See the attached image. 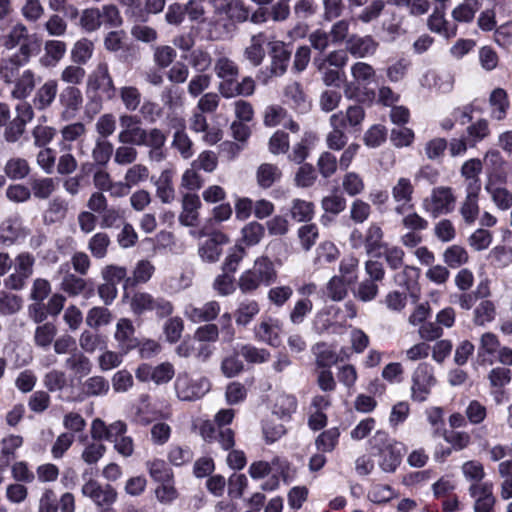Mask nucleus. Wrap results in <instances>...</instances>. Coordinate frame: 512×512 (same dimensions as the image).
<instances>
[{"mask_svg":"<svg viewBox=\"0 0 512 512\" xmlns=\"http://www.w3.org/2000/svg\"><path fill=\"white\" fill-rule=\"evenodd\" d=\"M201 201L198 195L186 193L182 199V212L179 221L185 226H194L198 218Z\"/></svg>","mask_w":512,"mask_h":512,"instance_id":"393cba45","label":"nucleus"},{"mask_svg":"<svg viewBox=\"0 0 512 512\" xmlns=\"http://www.w3.org/2000/svg\"><path fill=\"white\" fill-rule=\"evenodd\" d=\"M224 13L229 20L243 23L249 18V9L240 0H230L224 5L215 7V14Z\"/></svg>","mask_w":512,"mask_h":512,"instance_id":"cd10ccee","label":"nucleus"},{"mask_svg":"<svg viewBox=\"0 0 512 512\" xmlns=\"http://www.w3.org/2000/svg\"><path fill=\"white\" fill-rule=\"evenodd\" d=\"M468 253L462 246L452 245L443 253L444 262L451 268H457L467 263Z\"/></svg>","mask_w":512,"mask_h":512,"instance_id":"338daca9","label":"nucleus"},{"mask_svg":"<svg viewBox=\"0 0 512 512\" xmlns=\"http://www.w3.org/2000/svg\"><path fill=\"white\" fill-rule=\"evenodd\" d=\"M339 437V429L336 427L330 428L317 436L315 440V446L317 450L323 453L332 452L338 444Z\"/></svg>","mask_w":512,"mask_h":512,"instance_id":"864d4df0","label":"nucleus"},{"mask_svg":"<svg viewBox=\"0 0 512 512\" xmlns=\"http://www.w3.org/2000/svg\"><path fill=\"white\" fill-rule=\"evenodd\" d=\"M264 236V225L257 221H251L242 227L240 242L248 247H251L258 245Z\"/></svg>","mask_w":512,"mask_h":512,"instance_id":"c9c22d12","label":"nucleus"},{"mask_svg":"<svg viewBox=\"0 0 512 512\" xmlns=\"http://www.w3.org/2000/svg\"><path fill=\"white\" fill-rule=\"evenodd\" d=\"M156 196L164 204H170L175 200L176 193L172 182V172L164 170L155 182Z\"/></svg>","mask_w":512,"mask_h":512,"instance_id":"72a5a7b5","label":"nucleus"},{"mask_svg":"<svg viewBox=\"0 0 512 512\" xmlns=\"http://www.w3.org/2000/svg\"><path fill=\"white\" fill-rule=\"evenodd\" d=\"M43 51V55L39 59L40 65L44 68H54L64 58L67 52V44L62 40H46Z\"/></svg>","mask_w":512,"mask_h":512,"instance_id":"dca6fc26","label":"nucleus"},{"mask_svg":"<svg viewBox=\"0 0 512 512\" xmlns=\"http://www.w3.org/2000/svg\"><path fill=\"white\" fill-rule=\"evenodd\" d=\"M120 132L117 136L121 144H130L140 146L145 130L141 127V120L135 115L122 114L119 117Z\"/></svg>","mask_w":512,"mask_h":512,"instance_id":"9d476101","label":"nucleus"},{"mask_svg":"<svg viewBox=\"0 0 512 512\" xmlns=\"http://www.w3.org/2000/svg\"><path fill=\"white\" fill-rule=\"evenodd\" d=\"M229 242L228 236L222 232H214L199 247L200 257L207 262H215L222 253V245Z\"/></svg>","mask_w":512,"mask_h":512,"instance_id":"a211bd4d","label":"nucleus"},{"mask_svg":"<svg viewBox=\"0 0 512 512\" xmlns=\"http://www.w3.org/2000/svg\"><path fill=\"white\" fill-rule=\"evenodd\" d=\"M40 80L36 73L31 69H25L17 78L13 80L11 97L16 100H25L34 91L36 84Z\"/></svg>","mask_w":512,"mask_h":512,"instance_id":"f3484780","label":"nucleus"},{"mask_svg":"<svg viewBox=\"0 0 512 512\" xmlns=\"http://www.w3.org/2000/svg\"><path fill=\"white\" fill-rule=\"evenodd\" d=\"M489 104L492 107L491 117L503 120L510 105L507 92L503 88H495L489 96Z\"/></svg>","mask_w":512,"mask_h":512,"instance_id":"7c9ffc66","label":"nucleus"},{"mask_svg":"<svg viewBox=\"0 0 512 512\" xmlns=\"http://www.w3.org/2000/svg\"><path fill=\"white\" fill-rule=\"evenodd\" d=\"M218 90L225 98H232L238 95L250 96L255 91V81L247 76L241 82L232 84L219 85Z\"/></svg>","mask_w":512,"mask_h":512,"instance_id":"c85d7f7f","label":"nucleus"},{"mask_svg":"<svg viewBox=\"0 0 512 512\" xmlns=\"http://www.w3.org/2000/svg\"><path fill=\"white\" fill-rule=\"evenodd\" d=\"M33 54L29 43H23L18 52L0 60V75L5 83L10 84L17 78L20 67L26 65Z\"/></svg>","mask_w":512,"mask_h":512,"instance_id":"423d86ee","label":"nucleus"},{"mask_svg":"<svg viewBox=\"0 0 512 512\" xmlns=\"http://www.w3.org/2000/svg\"><path fill=\"white\" fill-rule=\"evenodd\" d=\"M469 494L475 500V512H492L495 498L490 483H473L469 487Z\"/></svg>","mask_w":512,"mask_h":512,"instance_id":"ddd939ff","label":"nucleus"},{"mask_svg":"<svg viewBox=\"0 0 512 512\" xmlns=\"http://www.w3.org/2000/svg\"><path fill=\"white\" fill-rule=\"evenodd\" d=\"M172 147L179 152L183 159H190L194 155L193 142L183 128L175 131Z\"/></svg>","mask_w":512,"mask_h":512,"instance_id":"5fc2aeb1","label":"nucleus"},{"mask_svg":"<svg viewBox=\"0 0 512 512\" xmlns=\"http://www.w3.org/2000/svg\"><path fill=\"white\" fill-rule=\"evenodd\" d=\"M343 118L340 116H330L329 123L332 130L326 136L328 148L339 151L345 147L348 138L344 132Z\"/></svg>","mask_w":512,"mask_h":512,"instance_id":"a878e982","label":"nucleus"},{"mask_svg":"<svg viewBox=\"0 0 512 512\" xmlns=\"http://www.w3.org/2000/svg\"><path fill=\"white\" fill-rule=\"evenodd\" d=\"M155 272L154 265L146 259L139 260L132 272V276L126 279L132 285L147 283Z\"/></svg>","mask_w":512,"mask_h":512,"instance_id":"a18cd8bd","label":"nucleus"},{"mask_svg":"<svg viewBox=\"0 0 512 512\" xmlns=\"http://www.w3.org/2000/svg\"><path fill=\"white\" fill-rule=\"evenodd\" d=\"M60 117L64 121L74 119L83 106L84 98L81 90L74 85L65 86L59 93Z\"/></svg>","mask_w":512,"mask_h":512,"instance_id":"6e6552de","label":"nucleus"},{"mask_svg":"<svg viewBox=\"0 0 512 512\" xmlns=\"http://www.w3.org/2000/svg\"><path fill=\"white\" fill-rule=\"evenodd\" d=\"M379 43L370 35H351L346 40V50L354 57L365 58L376 53Z\"/></svg>","mask_w":512,"mask_h":512,"instance_id":"4468645a","label":"nucleus"},{"mask_svg":"<svg viewBox=\"0 0 512 512\" xmlns=\"http://www.w3.org/2000/svg\"><path fill=\"white\" fill-rule=\"evenodd\" d=\"M495 315V304L490 300H482L474 310V323L478 326H483L493 321Z\"/></svg>","mask_w":512,"mask_h":512,"instance_id":"680f3d73","label":"nucleus"},{"mask_svg":"<svg viewBox=\"0 0 512 512\" xmlns=\"http://www.w3.org/2000/svg\"><path fill=\"white\" fill-rule=\"evenodd\" d=\"M456 197L452 188L438 186L432 189L430 195L423 200V209L433 218L446 215L454 210Z\"/></svg>","mask_w":512,"mask_h":512,"instance_id":"7ed1b4c3","label":"nucleus"},{"mask_svg":"<svg viewBox=\"0 0 512 512\" xmlns=\"http://www.w3.org/2000/svg\"><path fill=\"white\" fill-rule=\"evenodd\" d=\"M176 56V50L169 45H159L153 49L154 64L160 69L169 67L175 60Z\"/></svg>","mask_w":512,"mask_h":512,"instance_id":"e2e57ef3","label":"nucleus"},{"mask_svg":"<svg viewBox=\"0 0 512 512\" xmlns=\"http://www.w3.org/2000/svg\"><path fill=\"white\" fill-rule=\"evenodd\" d=\"M386 3L384 0H372L366 7H364L356 16V20L369 24L376 21L384 11Z\"/></svg>","mask_w":512,"mask_h":512,"instance_id":"4d7b16f0","label":"nucleus"},{"mask_svg":"<svg viewBox=\"0 0 512 512\" xmlns=\"http://www.w3.org/2000/svg\"><path fill=\"white\" fill-rule=\"evenodd\" d=\"M58 95V81L56 79H48L40 85L32 98V103L37 111H45L49 109L56 100Z\"/></svg>","mask_w":512,"mask_h":512,"instance_id":"2eb2a0df","label":"nucleus"},{"mask_svg":"<svg viewBox=\"0 0 512 512\" xmlns=\"http://www.w3.org/2000/svg\"><path fill=\"white\" fill-rule=\"evenodd\" d=\"M26 234L27 231L18 217L8 218L0 224V244L2 245L10 246Z\"/></svg>","mask_w":512,"mask_h":512,"instance_id":"4be33fe9","label":"nucleus"},{"mask_svg":"<svg viewBox=\"0 0 512 512\" xmlns=\"http://www.w3.org/2000/svg\"><path fill=\"white\" fill-rule=\"evenodd\" d=\"M29 32L27 27L23 23H16L13 25L7 34L0 38V44L6 50H13L17 46L23 43H28Z\"/></svg>","mask_w":512,"mask_h":512,"instance_id":"bb28decb","label":"nucleus"},{"mask_svg":"<svg viewBox=\"0 0 512 512\" xmlns=\"http://www.w3.org/2000/svg\"><path fill=\"white\" fill-rule=\"evenodd\" d=\"M411 398L416 402H424L436 385L433 367L428 363H420L412 373Z\"/></svg>","mask_w":512,"mask_h":512,"instance_id":"20e7f679","label":"nucleus"},{"mask_svg":"<svg viewBox=\"0 0 512 512\" xmlns=\"http://www.w3.org/2000/svg\"><path fill=\"white\" fill-rule=\"evenodd\" d=\"M485 190L499 210L506 211L512 207V192L507 188L488 183Z\"/></svg>","mask_w":512,"mask_h":512,"instance_id":"4c0bfd02","label":"nucleus"},{"mask_svg":"<svg viewBox=\"0 0 512 512\" xmlns=\"http://www.w3.org/2000/svg\"><path fill=\"white\" fill-rule=\"evenodd\" d=\"M214 72L221 79L219 85L232 84L239 76V67L234 60L222 55L214 62Z\"/></svg>","mask_w":512,"mask_h":512,"instance_id":"412c9836","label":"nucleus"},{"mask_svg":"<svg viewBox=\"0 0 512 512\" xmlns=\"http://www.w3.org/2000/svg\"><path fill=\"white\" fill-rule=\"evenodd\" d=\"M400 269L401 271L394 275L396 285L408 291L414 289L420 276V269L411 265H404Z\"/></svg>","mask_w":512,"mask_h":512,"instance_id":"79ce46f5","label":"nucleus"},{"mask_svg":"<svg viewBox=\"0 0 512 512\" xmlns=\"http://www.w3.org/2000/svg\"><path fill=\"white\" fill-rule=\"evenodd\" d=\"M281 177L280 169L270 163H263L257 170V182L262 188L271 187Z\"/></svg>","mask_w":512,"mask_h":512,"instance_id":"603ef678","label":"nucleus"},{"mask_svg":"<svg viewBox=\"0 0 512 512\" xmlns=\"http://www.w3.org/2000/svg\"><path fill=\"white\" fill-rule=\"evenodd\" d=\"M110 243V237L107 233L98 232L90 238L88 249L94 258L102 259L107 255Z\"/></svg>","mask_w":512,"mask_h":512,"instance_id":"13d9d810","label":"nucleus"},{"mask_svg":"<svg viewBox=\"0 0 512 512\" xmlns=\"http://www.w3.org/2000/svg\"><path fill=\"white\" fill-rule=\"evenodd\" d=\"M43 385L50 392L62 391L67 386V375L64 371L52 369L43 376Z\"/></svg>","mask_w":512,"mask_h":512,"instance_id":"0e129e2a","label":"nucleus"},{"mask_svg":"<svg viewBox=\"0 0 512 512\" xmlns=\"http://www.w3.org/2000/svg\"><path fill=\"white\" fill-rule=\"evenodd\" d=\"M271 63L268 72L260 71L258 79L263 83H267L272 77H280L287 71L288 64L291 58V52L286 48L285 44L277 41L271 44L270 47Z\"/></svg>","mask_w":512,"mask_h":512,"instance_id":"0eeeda50","label":"nucleus"},{"mask_svg":"<svg viewBox=\"0 0 512 512\" xmlns=\"http://www.w3.org/2000/svg\"><path fill=\"white\" fill-rule=\"evenodd\" d=\"M428 28L435 33L443 35L445 38H451L456 35V26H450L445 20L443 13L433 12L427 21Z\"/></svg>","mask_w":512,"mask_h":512,"instance_id":"37998d69","label":"nucleus"},{"mask_svg":"<svg viewBox=\"0 0 512 512\" xmlns=\"http://www.w3.org/2000/svg\"><path fill=\"white\" fill-rule=\"evenodd\" d=\"M286 101L301 113L307 112L311 105L305 94L302 85L299 82H291L284 88Z\"/></svg>","mask_w":512,"mask_h":512,"instance_id":"5701e85b","label":"nucleus"},{"mask_svg":"<svg viewBox=\"0 0 512 512\" xmlns=\"http://www.w3.org/2000/svg\"><path fill=\"white\" fill-rule=\"evenodd\" d=\"M259 311V304L255 300H246L241 302L235 312L236 324L239 326L248 325Z\"/></svg>","mask_w":512,"mask_h":512,"instance_id":"8fccbe9b","label":"nucleus"},{"mask_svg":"<svg viewBox=\"0 0 512 512\" xmlns=\"http://www.w3.org/2000/svg\"><path fill=\"white\" fill-rule=\"evenodd\" d=\"M4 173L11 180H21L29 175L30 166L26 159L12 157L5 163Z\"/></svg>","mask_w":512,"mask_h":512,"instance_id":"ea45409f","label":"nucleus"},{"mask_svg":"<svg viewBox=\"0 0 512 512\" xmlns=\"http://www.w3.org/2000/svg\"><path fill=\"white\" fill-rule=\"evenodd\" d=\"M265 36L262 33L253 35L250 39L249 45L244 49L243 55L252 66H259L265 57L264 45Z\"/></svg>","mask_w":512,"mask_h":512,"instance_id":"c756f323","label":"nucleus"},{"mask_svg":"<svg viewBox=\"0 0 512 512\" xmlns=\"http://www.w3.org/2000/svg\"><path fill=\"white\" fill-rule=\"evenodd\" d=\"M482 171V162L479 159H469L461 167V175L467 181L466 190H481L479 175Z\"/></svg>","mask_w":512,"mask_h":512,"instance_id":"473e14b6","label":"nucleus"},{"mask_svg":"<svg viewBox=\"0 0 512 512\" xmlns=\"http://www.w3.org/2000/svg\"><path fill=\"white\" fill-rule=\"evenodd\" d=\"M81 494L89 498L96 507L100 505H113L118 497L116 489L110 484L102 485L92 478L84 482L81 487Z\"/></svg>","mask_w":512,"mask_h":512,"instance_id":"1a4fd4ad","label":"nucleus"},{"mask_svg":"<svg viewBox=\"0 0 512 512\" xmlns=\"http://www.w3.org/2000/svg\"><path fill=\"white\" fill-rule=\"evenodd\" d=\"M297 236L302 249L309 251L316 244L319 237V229L316 224H305L298 228Z\"/></svg>","mask_w":512,"mask_h":512,"instance_id":"052dcab7","label":"nucleus"},{"mask_svg":"<svg viewBox=\"0 0 512 512\" xmlns=\"http://www.w3.org/2000/svg\"><path fill=\"white\" fill-rule=\"evenodd\" d=\"M23 306V299L6 290L0 291V315L10 316L18 313Z\"/></svg>","mask_w":512,"mask_h":512,"instance_id":"09e8293b","label":"nucleus"},{"mask_svg":"<svg viewBox=\"0 0 512 512\" xmlns=\"http://www.w3.org/2000/svg\"><path fill=\"white\" fill-rule=\"evenodd\" d=\"M314 204L303 199H293L290 207V216L296 222H309L314 217Z\"/></svg>","mask_w":512,"mask_h":512,"instance_id":"58836bf2","label":"nucleus"},{"mask_svg":"<svg viewBox=\"0 0 512 512\" xmlns=\"http://www.w3.org/2000/svg\"><path fill=\"white\" fill-rule=\"evenodd\" d=\"M113 153V144L108 140L97 138L92 150V158L98 165L105 166Z\"/></svg>","mask_w":512,"mask_h":512,"instance_id":"774afa93","label":"nucleus"},{"mask_svg":"<svg viewBox=\"0 0 512 512\" xmlns=\"http://www.w3.org/2000/svg\"><path fill=\"white\" fill-rule=\"evenodd\" d=\"M108 391L109 382L103 376H91L82 384V393L86 397L104 396Z\"/></svg>","mask_w":512,"mask_h":512,"instance_id":"a19ab883","label":"nucleus"},{"mask_svg":"<svg viewBox=\"0 0 512 512\" xmlns=\"http://www.w3.org/2000/svg\"><path fill=\"white\" fill-rule=\"evenodd\" d=\"M384 233L382 228L372 223L365 233L364 247L368 254L379 255L380 249L384 248L386 244L383 243Z\"/></svg>","mask_w":512,"mask_h":512,"instance_id":"f704fd0d","label":"nucleus"},{"mask_svg":"<svg viewBox=\"0 0 512 512\" xmlns=\"http://www.w3.org/2000/svg\"><path fill=\"white\" fill-rule=\"evenodd\" d=\"M480 190H466V196L459 208L460 215L467 225H472L478 219L480 208L478 204Z\"/></svg>","mask_w":512,"mask_h":512,"instance_id":"b1692460","label":"nucleus"},{"mask_svg":"<svg viewBox=\"0 0 512 512\" xmlns=\"http://www.w3.org/2000/svg\"><path fill=\"white\" fill-rule=\"evenodd\" d=\"M94 53V43L88 38L78 39L70 50L71 62L75 64L85 65L92 58Z\"/></svg>","mask_w":512,"mask_h":512,"instance_id":"2f4dec72","label":"nucleus"},{"mask_svg":"<svg viewBox=\"0 0 512 512\" xmlns=\"http://www.w3.org/2000/svg\"><path fill=\"white\" fill-rule=\"evenodd\" d=\"M219 313L220 304L217 301H209L201 307L190 304L186 306L184 311L185 316L194 323L212 321Z\"/></svg>","mask_w":512,"mask_h":512,"instance_id":"aec40b11","label":"nucleus"},{"mask_svg":"<svg viewBox=\"0 0 512 512\" xmlns=\"http://www.w3.org/2000/svg\"><path fill=\"white\" fill-rule=\"evenodd\" d=\"M82 66L73 62L64 66L59 74L60 81L66 86L74 85L78 87L81 85L86 77V70Z\"/></svg>","mask_w":512,"mask_h":512,"instance_id":"e433bc0d","label":"nucleus"},{"mask_svg":"<svg viewBox=\"0 0 512 512\" xmlns=\"http://www.w3.org/2000/svg\"><path fill=\"white\" fill-rule=\"evenodd\" d=\"M152 295L148 292L137 291L133 293L129 300V306L132 313L141 316L146 312H150Z\"/></svg>","mask_w":512,"mask_h":512,"instance_id":"69168bd1","label":"nucleus"},{"mask_svg":"<svg viewBox=\"0 0 512 512\" xmlns=\"http://www.w3.org/2000/svg\"><path fill=\"white\" fill-rule=\"evenodd\" d=\"M210 387V381L206 377L193 379L187 374H181L175 381L176 394L182 401L200 399L210 390Z\"/></svg>","mask_w":512,"mask_h":512,"instance_id":"39448f33","label":"nucleus"},{"mask_svg":"<svg viewBox=\"0 0 512 512\" xmlns=\"http://www.w3.org/2000/svg\"><path fill=\"white\" fill-rule=\"evenodd\" d=\"M373 449L377 450L378 465L387 473L394 472L401 463L403 446L389 438L383 431H377L371 440Z\"/></svg>","mask_w":512,"mask_h":512,"instance_id":"f257e3e1","label":"nucleus"},{"mask_svg":"<svg viewBox=\"0 0 512 512\" xmlns=\"http://www.w3.org/2000/svg\"><path fill=\"white\" fill-rule=\"evenodd\" d=\"M297 409V399L293 395L280 394L274 403L273 413L282 419H290Z\"/></svg>","mask_w":512,"mask_h":512,"instance_id":"de8ad7c7","label":"nucleus"},{"mask_svg":"<svg viewBox=\"0 0 512 512\" xmlns=\"http://www.w3.org/2000/svg\"><path fill=\"white\" fill-rule=\"evenodd\" d=\"M277 277L272 261L261 256L257 258L251 269L242 273L239 278V288L244 293H250L260 287L261 284L270 285Z\"/></svg>","mask_w":512,"mask_h":512,"instance_id":"f03ea898","label":"nucleus"},{"mask_svg":"<svg viewBox=\"0 0 512 512\" xmlns=\"http://www.w3.org/2000/svg\"><path fill=\"white\" fill-rule=\"evenodd\" d=\"M57 327L51 322L38 325L34 332V344L40 348H48L54 341Z\"/></svg>","mask_w":512,"mask_h":512,"instance_id":"c03bdc74","label":"nucleus"},{"mask_svg":"<svg viewBox=\"0 0 512 512\" xmlns=\"http://www.w3.org/2000/svg\"><path fill=\"white\" fill-rule=\"evenodd\" d=\"M112 321L111 311L103 306H95L91 308L86 315L85 322L87 326L98 329L102 326L109 325Z\"/></svg>","mask_w":512,"mask_h":512,"instance_id":"49530a36","label":"nucleus"},{"mask_svg":"<svg viewBox=\"0 0 512 512\" xmlns=\"http://www.w3.org/2000/svg\"><path fill=\"white\" fill-rule=\"evenodd\" d=\"M282 332V323L279 319L273 317L263 318L254 327V336L258 341L264 342L270 346L277 347L280 344V334Z\"/></svg>","mask_w":512,"mask_h":512,"instance_id":"f8f14e48","label":"nucleus"},{"mask_svg":"<svg viewBox=\"0 0 512 512\" xmlns=\"http://www.w3.org/2000/svg\"><path fill=\"white\" fill-rule=\"evenodd\" d=\"M414 186L409 178L400 177L391 189L393 200L398 204L395 207L397 214H403L405 207L412 201Z\"/></svg>","mask_w":512,"mask_h":512,"instance_id":"6ab92c4d","label":"nucleus"},{"mask_svg":"<svg viewBox=\"0 0 512 512\" xmlns=\"http://www.w3.org/2000/svg\"><path fill=\"white\" fill-rule=\"evenodd\" d=\"M331 116H340L343 118V127H357L361 125L365 118V112L362 106L360 105H351L349 106L345 112L340 111L332 114Z\"/></svg>","mask_w":512,"mask_h":512,"instance_id":"bf43d9fd","label":"nucleus"},{"mask_svg":"<svg viewBox=\"0 0 512 512\" xmlns=\"http://www.w3.org/2000/svg\"><path fill=\"white\" fill-rule=\"evenodd\" d=\"M135 332L133 322L129 318L123 317L117 321L113 337L122 353L127 354L139 346Z\"/></svg>","mask_w":512,"mask_h":512,"instance_id":"9b49d317","label":"nucleus"},{"mask_svg":"<svg viewBox=\"0 0 512 512\" xmlns=\"http://www.w3.org/2000/svg\"><path fill=\"white\" fill-rule=\"evenodd\" d=\"M65 367L76 375L86 376L92 370V363L83 353L75 352L65 360Z\"/></svg>","mask_w":512,"mask_h":512,"instance_id":"3c124183","label":"nucleus"},{"mask_svg":"<svg viewBox=\"0 0 512 512\" xmlns=\"http://www.w3.org/2000/svg\"><path fill=\"white\" fill-rule=\"evenodd\" d=\"M79 26L88 33H92L100 29L102 20L100 19V12L97 7L86 8L82 10Z\"/></svg>","mask_w":512,"mask_h":512,"instance_id":"6e6d98bb","label":"nucleus"}]
</instances>
